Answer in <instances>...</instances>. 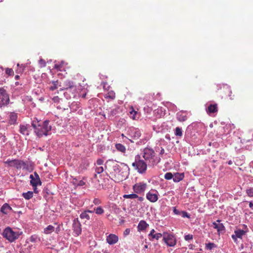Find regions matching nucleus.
<instances>
[{
    "mask_svg": "<svg viewBox=\"0 0 253 253\" xmlns=\"http://www.w3.org/2000/svg\"><path fill=\"white\" fill-rule=\"evenodd\" d=\"M235 234L232 235V239L236 242L237 240V238L242 239V237L245 235L246 232L243 230L241 229H237L234 231Z\"/></svg>",
    "mask_w": 253,
    "mask_h": 253,
    "instance_id": "obj_18",
    "label": "nucleus"
},
{
    "mask_svg": "<svg viewBox=\"0 0 253 253\" xmlns=\"http://www.w3.org/2000/svg\"><path fill=\"white\" fill-rule=\"evenodd\" d=\"M227 163L228 164V165H231L233 164V162L231 160H229L227 162Z\"/></svg>",
    "mask_w": 253,
    "mask_h": 253,
    "instance_id": "obj_63",
    "label": "nucleus"
},
{
    "mask_svg": "<svg viewBox=\"0 0 253 253\" xmlns=\"http://www.w3.org/2000/svg\"><path fill=\"white\" fill-rule=\"evenodd\" d=\"M33 193L32 191H28L26 193H23L22 196L26 200H29L33 197Z\"/></svg>",
    "mask_w": 253,
    "mask_h": 253,
    "instance_id": "obj_32",
    "label": "nucleus"
},
{
    "mask_svg": "<svg viewBox=\"0 0 253 253\" xmlns=\"http://www.w3.org/2000/svg\"><path fill=\"white\" fill-rule=\"evenodd\" d=\"M17 66L18 67H19V68H18L16 70V72L18 74H19V73H22L23 71H24V65L22 64V65H20L19 63H18L17 64Z\"/></svg>",
    "mask_w": 253,
    "mask_h": 253,
    "instance_id": "obj_36",
    "label": "nucleus"
},
{
    "mask_svg": "<svg viewBox=\"0 0 253 253\" xmlns=\"http://www.w3.org/2000/svg\"><path fill=\"white\" fill-rule=\"evenodd\" d=\"M0 211L3 214H7L10 211H13V210L7 203H5L2 206Z\"/></svg>",
    "mask_w": 253,
    "mask_h": 253,
    "instance_id": "obj_23",
    "label": "nucleus"
},
{
    "mask_svg": "<svg viewBox=\"0 0 253 253\" xmlns=\"http://www.w3.org/2000/svg\"><path fill=\"white\" fill-rule=\"evenodd\" d=\"M117 110L116 109H112L111 110L110 112H109V114L112 116H114L115 115H116L117 113Z\"/></svg>",
    "mask_w": 253,
    "mask_h": 253,
    "instance_id": "obj_49",
    "label": "nucleus"
},
{
    "mask_svg": "<svg viewBox=\"0 0 253 253\" xmlns=\"http://www.w3.org/2000/svg\"><path fill=\"white\" fill-rule=\"evenodd\" d=\"M60 98L58 97V96H54L52 98V100L54 101V102L57 103L59 101Z\"/></svg>",
    "mask_w": 253,
    "mask_h": 253,
    "instance_id": "obj_53",
    "label": "nucleus"
},
{
    "mask_svg": "<svg viewBox=\"0 0 253 253\" xmlns=\"http://www.w3.org/2000/svg\"><path fill=\"white\" fill-rule=\"evenodd\" d=\"M76 92L77 87L76 85H75V89L72 91V89H71V87L65 90V91L64 93V95L67 99H69L72 97H75L76 95Z\"/></svg>",
    "mask_w": 253,
    "mask_h": 253,
    "instance_id": "obj_15",
    "label": "nucleus"
},
{
    "mask_svg": "<svg viewBox=\"0 0 253 253\" xmlns=\"http://www.w3.org/2000/svg\"><path fill=\"white\" fill-rule=\"evenodd\" d=\"M183 134L182 128L180 127H176L174 129V135L178 138H181Z\"/></svg>",
    "mask_w": 253,
    "mask_h": 253,
    "instance_id": "obj_27",
    "label": "nucleus"
},
{
    "mask_svg": "<svg viewBox=\"0 0 253 253\" xmlns=\"http://www.w3.org/2000/svg\"><path fill=\"white\" fill-rule=\"evenodd\" d=\"M33 175L34 176V178H36L38 180V181H40V180H41L40 178V176L38 175V174L37 173V172H35L34 175Z\"/></svg>",
    "mask_w": 253,
    "mask_h": 253,
    "instance_id": "obj_56",
    "label": "nucleus"
},
{
    "mask_svg": "<svg viewBox=\"0 0 253 253\" xmlns=\"http://www.w3.org/2000/svg\"><path fill=\"white\" fill-rule=\"evenodd\" d=\"M216 223V222H212V227L213 228L216 229L219 234L220 233L225 231V228L223 224L221 223H220V220L218 219L217 220Z\"/></svg>",
    "mask_w": 253,
    "mask_h": 253,
    "instance_id": "obj_16",
    "label": "nucleus"
},
{
    "mask_svg": "<svg viewBox=\"0 0 253 253\" xmlns=\"http://www.w3.org/2000/svg\"><path fill=\"white\" fill-rule=\"evenodd\" d=\"M193 239V236L191 234H188L184 236V239L186 241L192 240Z\"/></svg>",
    "mask_w": 253,
    "mask_h": 253,
    "instance_id": "obj_45",
    "label": "nucleus"
},
{
    "mask_svg": "<svg viewBox=\"0 0 253 253\" xmlns=\"http://www.w3.org/2000/svg\"><path fill=\"white\" fill-rule=\"evenodd\" d=\"M20 78V76L19 75H16L15 77V79L16 80H19Z\"/></svg>",
    "mask_w": 253,
    "mask_h": 253,
    "instance_id": "obj_64",
    "label": "nucleus"
},
{
    "mask_svg": "<svg viewBox=\"0 0 253 253\" xmlns=\"http://www.w3.org/2000/svg\"><path fill=\"white\" fill-rule=\"evenodd\" d=\"M80 103L78 102H73L70 106V108L73 111H76L78 108H80Z\"/></svg>",
    "mask_w": 253,
    "mask_h": 253,
    "instance_id": "obj_31",
    "label": "nucleus"
},
{
    "mask_svg": "<svg viewBox=\"0 0 253 253\" xmlns=\"http://www.w3.org/2000/svg\"><path fill=\"white\" fill-rule=\"evenodd\" d=\"M155 230L153 229L151 230L150 233L148 235V236L149 237V239L151 241H153L154 239H156L157 240H158L162 236L163 237V234H162L161 233H160L155 234Z\"/></svg>",
    "mask_w": 253,
    "mask_h": 253,
    "instance_id": "obj_20",
    "label": "nucleus"
},
{
    "mask_svg": "<svg viewBox=\"0 0 253 253\" xmlns=\"http://www.w3.org/2000/svg\"><path fill=\"white\" fill-rule=\"evenodd\" d=\"M128 134L131 138L137 139L140 136L141 133L138 128L130 127L128 130Z\"/></svg>",
    "mask_w": 253,
    "mask_h": 253,
    "instance_id": "obj_13",
    "label": "nucleus"
},
{
    "mask_svg": "<svg viewBox=\"0 0 253 253\" xmlns=\"http://www.w3.org/2000/svg\"><path fill=\"white\" fill-rule=\"evenodd\" d=\"M9 102V94L3 88H0V108L7 106Z\"/></svg>",
    "mask_w": 253,
    "mask_h": 253,
    "instance_id": "obj_6",
    "label": "nucleus"
},
{
    "mask_svg": "<svg viewBox=\"0 0 253 253\" xmlns=\"http://www.w3.org/2000/svg\"><path fill=\"white\" fill-rule=\"evenodd\" d=\"M206 110L208 114H211L217 112V105L216 104H211L209 102L205 105Z\"/></svg>",
    "mask_w": 253,
    "mask_h": 253,
    "instance_id": "obj_14",
    "label": "nucleus"
},
{
    "mask_svg": "<svg viewBox=\"0 0 253 253\" xmlns=\"http://www.w3.org/2000/svg\"><path fill=\"white\" fill-rule=\"evenodd\" d=\"M107 242L110 245H113L118 241V237L115 234H110L107 237Z\"/></svg>",
    "mask_w": 253,
    "mask_h": 253,
    "instance_id": "obj_21",
    "label": "nucleus"
},
{
    "mask_svg": "<svg viewBox=\"0 0 253 253\" xmlns=\"http://www.w3.org/2000/svg\"><path fill=\"white\" fill-rule=\"evenodd\" d=\"M5 73L8 76H13L14 75V72L11 68H6Z\"/></svg>",
    "mask_w": 253,
    "mask_h": 253,
    "instance_id": "obj_41",
    "label": "nucleus"
},
{
    "mask_svg": "<svg viewBox=\"0 0 253 253\" xmlns=\"http://www.w3.org/2000/svg\"><path fill=\"white\" fill-rule=\"evenodd\" d=\"M39 63L42 65V67H45L46 66V63L45 62V61L42 59H41L40 60H39Z\"/></svg>",
    "mask_w": 253,
    "mask_h": 253,
    "instance_id": "obj_52",
    "label": "nucleus"
},
{
    "mask_svg": "<svg viewBox=\"0 0 253 253\" xmlns=\"http://www.w3.org/2000/svg\"><path fill=\"white\" fill-rule=\"evenodd\" d=\"M104 96L106 98L114 99L115 98V93L113 91H110L106 93Z\"/></svg>",
    "mask_w": 253,
    "mask_h": 253,
    "instance_id": "obj_33",
    "label": "nucleus"
},
{
    "mask_svg": "<svg viewBox=\"0 0 253 253\" xmlns=\"http://www.w3.org/2000/svg\"><path fill=\"white\" fill-rule=\"evenodd\" d=\"M158 192L155 189H151L146 195L148 200L152 203H155L158 200Z\"/></svg>",
    "mask_w": 253,
    "mask_h": 253,
    "instance_id": "obj_9",
    "label": "nucleus"
},
{
    "mask_svg": "<svg viewBox=\"0 0 253 253\" xmlns=\"http://www.w3.org/2000/svg\"><path fill=\"white\" fill-rule=\"evenodd\" d=\"M144 110L149 113L151 112L152 109L148 107H144Z\"/></svg>",
    "mask_w": 253,
    "mask_h": 253,
    "instance_id": "obj_55",
    "label": "nucleus"
},
{
    "mask_svg": "<svg viewBox=\"0 0 253 253\" xmlns=\"http://www.w3.org/2000/svg\"><path fill=\"white\" fill-rule=\"evenodd\" d=\"M140 202H142L144 200V198L143 197H138L137 198Z\"/></svg>",
    "mask_w": 253,
    "mask_h": 253,
    "instance_id": "obj_60",
    "label": "nucleus"
},
{
    "mask_svg": "<svg viewBox=\"0 0 253 253\" xmlns=\"http://www.w3.org/2000/svg\"><path fill=\"white\" fill-rule=\"evenodd\" d=\"M104 170L103 168L102 167H99L96 168L95 171L99 174L102 173Z\"/></svg>",
    "mask_w": 253,
    "mask_h": 253,
    "instance_id": "obj_46",
    "label": "nucleus"
},
{
    "mask_svg": "<svg viewBox=\"0 0 253 253\" xmlns=\"http://www.w3.org/2000/svg\"><path fill=\"white\" fill-rule=\"evenodd\" d=\"M173 175L171 172H167L165 174V178L167 180H170L173 178Z\"/></svg>",
    "mask_w": 253,
    "mask_h": 253,
    "instance_id": "obj_40",
    "label": "nucleus"
},
{
    "mask_svg": "<svg viewBox=\"0 0 253 253\" xmlns=\"http://www.w3.org/2000/svg\"><path fill=\"white\" fill-rule=\"evenodd\" d=\"M85 185V182L83 180H80L77 184V186H82Z\"/></svg>",
    "mask_w": 253,
    "mask_h": 253,
    "instance_id": "obj_54",
    "label": "nucleus"
},
{
    "mask_svg": "<svg viewBox=\"0 0 253 253\" xmlns=\"http://www.w3.org/2000/svg\"><path fill=\"white\" fill-rule=\"evenodd\" d=\"M170 105L171 106V107H172V109H173V110L175 111L176 110V107L174 104H170Z\"/></svg>",
    "mask_w": 253,
    "mask_h": 253,
    "instance_id": "obj_61",
    "label": "nucleus"
},
{
    "mask_svg": "<svg viewBox=\"0 0 253 253\" xmlns=\"http://www.w3.org/2000/svg\"><path fill=\"white\" fill-rule=\"evenodd\" d=\"M215 247H216V245L213 243H209L206 244V248L210 250H212Z\"/></svg>",
    "mask_w": 253,
    "mask_h": 253,
    "instance_id": "obj_38",
    "label": "nucleus"
},
{
    "mask_svg": "<svg viewBox=\"0 0 253 253\" xmlns=\"http://www.w3.org/2000/svg\"><path fill=\"white\" fill-rule=\"evenodd\" d=\"M173 212L174 214L175 215H180L181 214V211H179V210H177L176 207H173Z\"/></svg>",
    "mask_w": 253,
    "mask_h": 253,
    "instance_id": "obj_47",
    "label": "nucleus"
},
{
    "mask_svg": "<svg viewBox=\"0 0 253 253\" xmlns=\"http://www.w3.org/2000/svg\"><path fill=\"white\" fill-rule=\"evenodd\" d=\"M58 85V80L52 81L51 85L49 86V88L50 90L53 91L57 88Z\"/></svg>",
    "mask_w": 253,
    "mask_h": 253,
    "instance_id": "obj_30",
    "label": "nucleus"
},
{
    "mask_svg": "<svg viewBox=\"0 0 253 253\" xmlns=\"http://www.w3.org/2000/svg\"><path fill=\"white\" fill-rule=\"evenodd\" d=\"M31 126L34 129L36 135L39 138L51 134L52 125L49 120L42 121L35 119L32 122Z\"/></svg>",
    "mask_w": 253,
    "mask_h": 253,
    "instance_id": "obj_1",
    "label": "nucleus"
},
{
    "mask_svg": "<svg viewBox=\"0 0 253 253\" xmlns=\"http://www.w3.org/2000/svg\"><path fill=\"white\" fill-rule=\"evenodd\" d=\"M184 178L183 173H176L173 175V180L175 182H178Z\"/></svg>",
    "mask_w": 253,
    "mask_h": 253,
    "instance_id": "obj_26",
    "label": "nucleus"
},
{
    "mask_svg": "<svg viewBox=\"0 0 253 253\" xmlns=\"http://www.w3.org/2000/svg\"><path fill=\"white\" fill-rule=\"evenodd\" d=\"M95 213L97 214H102L104 212L103 209L101 207H98L94 209Z\"/></svg>",
    "mask_w": 253,
    "mask_h": 253,
    "instance_id": "obj_39",
    "label": "nucleus"
},
{
    "mask_svg": "<svg viewBox=\"0 0 253 253\" xmlns=\"http://www.w3.org/2000/svg\"><path fill=\"white\" fill-rule=\"evenodd\" d=\"M80 216L81 219H86L87 220H89L90 219L89 214L85 211L82 212Z\"/></svg>",
    "mask_w": 253,
    "mask_h": 253,
    "instance_id": "obj_34",
    "label": "nucleus"
},
{
    "mask_svg": "<svg viewBox=\"0 0 253 253\" xmlns=\"http://www.w3.org/2000/svg\"><path fill=\"white\" fill-rule=\"evenodd\" d=\"M138 198V195L136 193L127 194V199H136Z\"/></svg>",
    "mask_w": 253,
    "mask_h": 253,
    "instance_id": "obj_43",
    "label": "nucleus"
},
{
    "mask_svg": "<svg viewBox=\"0 0 253 253\" xmlns=\"http://www.w3.org/2000/svg\"><path fill=\"white\" fill-rule=\"evenodd\" d=\"M194 246L193 245H192V244H190V245H189V248L191 250H193V248H194Z\"/></svg>",
    "mask_w": 253,
    "mask_h": 253,
    "instance_id": "obj_62",
    "label": "nucleus"
},
{
    "mask_svg": "<svg viewBox=\"0 0 253 253\" xmlns=\"http://www.w3.org/2000/svg\"><path fill=\"white\" fill-rule=\"evenodd\" d=\"M165 153V150L162 147H161V150L160 151V154L161 155H163Z\"/></svg>",
    "mask_w": 253,
    "mask_h": 253,
    "instance_id": "obj_59",
    "label": "nucleus"
},
{
    "mask_svg": "<svg viewBox=\"0 0 253 253\" xmlns=\"http://www.w3.org/2000/svg\"><path fill=\"white\" fill-rule=\"evenodd\" d=\"M140 157L139 156L137 155L135 157V162L132 163V166L135 169H136L138 172L140 173H144L147 169V164L146 162H145L143 160L140 159Z\"/></svg>",
    "mask_w": 253,
    "mask_h": 253,
    "instance_id": "obj_5",
    "label": "nucleus"
},
{
    "mask_svg": "<svg viewBox=\"0 0 253 253\" xmlns=\"http://www.w3.org/2000/svg\"><path fill=\"white\" fill-rule=\"evenodd\" d=\"M129 117L133 120L139 119L140 117V114L138 112L137 108H134L132 106L129 107Z\"/></svg>",
    "mask_w": 253,
    "mask_h": 253,
    "instance_id": "obj_12",
    "label": "nucleus"
},
{
    "mask_svg": "<svg viewBox=\"0 0 253 253\" xmlns=\"http://www.w3.org/2000/svg\"><path fill=\"white\" fill-rule=\"evenodd\" d=\"M62 68V66L61 64H55L54 66V68L57 69L59 71H61V68Z\"/></svg>",
    "mask_w": 253,
    "mask_h": 253,
    "instance_id": "obj_48",
    "label": "nucleus"
},
{
    "mask_svg": "<svg viewBox=\"0 0 253 253\" xmlns=\"http://www.w3.org/2000/svg\"><path fill=\"white\" fill-rule=\"evenodd\" d=\"M30 178L31 179L30 183L33 187H36L38 185L42 184L41 181H38L36 178H34L33 174L30 175Z\"/></svg>",
    "mask_w": 253,
    "mask_h": 253,
    "instance_id": "obj_25",
    "label": "nucleus"
},
{
    "mask_svg": "<svg viewBox=\"0 0 253 253\" xmlns=\"http://www.w3.org/2000/svg\"><path fill=\"white\" fill-rule=\"evenodd\" d=\"M246 193L249 197L251 198L253 197V187L247 188L246 190Z\"/></svg>",
    "mask_w": 253,
    "mask_h": 253,
    "instance_id": "obj_35",
    "label": "nucleus"
},
{
    "mask_svg": "<svg viewBox=\"0 0 253 253\" xmlns=\"http://www.w3.org/2000/svg\"><path fill=\"white\" fill-rule=\"evenodd\" d=\"M54 230V227L53 226L51 225H49L47 226L46 228L44 229V233L46 234H48L52 232H53Z\"/></svg>",
    "mask_w": 253,
    "mask_h": 253,
    "instance_id": "obj_28",
    "label": "nucleus"
},
{
    "mask_svg": "<svg viewBox=\"0 0 253 253\" xmlns=\"http://www.w3.org/2000/svg\"><path fill=\"white\" fill-rule=\"evenodd\" d=\"M176 118L179 122L185 121L187 119V114L185 112L180 111L176 114Z\"/></svg>",
    "mask_w": 253,
    "mask_h": 253,
    "instance_id": "obj_24",
    "label": "nucleus"
},
{
    "mask_svg": "<svg viewBox=\"0 0 253 253\" xmlns=\"http://www.w3.org/2000/svg\"><path fill=\"white\" fill-rule=\"evenodd\" d=\"M96 163L98 165H102L103 163V161L102 159H98L96 161Z\"/></svg>",
    "mask_w": 253,
    "mask_h": 253,
    "instance_id": "obj_57",
    "label": "nucleus"
},
{
    "mask_svg": "<svg viewBox=\"0 0 253 253\" xmlns=\"http://www.w3.org/2000/svg\"><path fill=\"white\" fill-rule=\"evenodd\" d=\"M72 228L73 230V233L75 236H78L81 234V224L79 221L78 218H76L73 220Z\"/></svg>",
    "mask_w": 253,
    "mask_h": 253,
    "instance_id": "obj_8",
    "label": "nucleus"
},
{
    "mask_svg": "<svg viewBox=\"0 0 253 253\" xmlns=\"http://www.w3.org/2000/svg\"><path fill=\"white\" fill-rule=\"evenodd\" d=\"M31 130V126L29 124H21L19 126V131L23 135L28 136Z\"/></svg>",
    "mask_w": 253,
    "mask_h": 253,
    "instance_id": "obj_11",
    "label": "nucleus"
},
{
    "mask_svg": "<svg viewBox=\"0 0 253 253\" xmlns=\"http://www.w3.org/2000/svg\"><path fill=\"white\" fill-rule=\"evenodd\" d=\"M147 187V184L144 182L136 183L133 186V189L134 193L136 194H142L144 192Z\"/></svg>",
    "mask_w": 253,
    "mask_h": 253,
    "instance_id": "obj_10",
    "label": "nucleus"
},
{
    "mask_svg": "<svg viewBox=\"0 0 253 253\" xmlns=\"http://www.w3.org/2000/svg\"><path fill=\"white\" fill-rule=\"evenodd\" d=\"M22 232L14 231L11 228L6 227L2 233V236L10 242H14L18 239Z\"/></svg>",
    "mask_w": 253,
    "mask_h": 253,
    "instance_id": "obj_4",
    "label": "nucleus"
},
{
    "mask_svg": "<svg viewBox=\"0 0 253 253\" xmlns=\"http://www.w3.org/2000/svg\"><path fill=\"white\" fill-rule=\"evenodd\" d=\"M149 225L144 220H141L138 223L137 225V230L139 232H144L148 228Z\"/></svg>",
    "mask_w": 253,
    "mask_h": 253,
    "instance_id": "obj_19",
    "label": "nucleus"
},
{
    "mask_svg": "<svg viewBox=\"0 0 253 253\" xmlns=\"http://www.w3.org/2000/svg\"><path fill=\"white\" fill-rule=\"evenodd\" d=\"M102 84L103 85V87L105 90H108L109 88V85H108L106 82H103Z\"/></svg>",
    "mask_w": 253,
    "mask_h": 253,
    "instance_id": "obj_50",
    "label": "nucleus"
},
{
    "mask_svg": "<svg viewBox=\"0 0 253 253\" xmlns=\"http://www.w3.org/2000/svg\"><path fill=\"white\" fill-rule=\"evenodd\" d=\"M5 166L8 168H14L17 169H23L28 171L33 170L32 166L28 163L20 159H7L5 161L3 162Z\"/></svg>",
    "mask_w": 253,
    "mask_h": 253,
    "instance_id": "obj_2",
    "label": "nucleus"
},
{
    "mask_svg": "<svg viewBox=\"0 0 253 253\" xmlns=\"http://www.w3.org/2000/svg\"><path fill=\"white\" fill-rule=\"evenodd\" d=\"M29 240L32 243H36L39 239L37 235H33L30 237Z\"/></svg>",
    "mask_w": 253,
    "mask_h": 253,
    "instance_id": "obj_37",
    "label": "nucleus"
},
{
    "mask_svg": "<svg viewBox=\"0 0 253 253\" xmlns=\"http://www.w3.org/2000/svg\"><path fill=\"white\" fill-rule=\"evenodd\" d=\"M93 202L95 205H98L101 203V201L98 198H95Z\"/></svg>",
    "mask_w": 253,
    "mask_h": 253,
    "instance_id": "obj_51",
    "label": "nucleus"
},
{
    "mask_svg": "<svg viewBox=\"0 0 253 253\" xmlns=\"http://www.w3.org/2000/svg\"><path fill=\"white\" fill-rule=\"evenodd\" d=\"M75 85H76L74 83L70 80H65L63 83L62 85H59L60 86H62V90H66L71 87V89H72V91L75 89Z\"/></svg>",
    "mask_w": 253,
    "mask_h": 253,
    "instance_id": "obj_17",
    "label": "nucleus"
},
{
    "mask_svg": "<svg viewBox=\"0 0 253 253\" xmlns=\"http://www.w3.org/2000/svg\"><path fill=\"white\" fill-rule=\"evenodd\" d=\"M155 154L152 148L147 147L143 150V157L149 166H154L160 161V158H155Z\"/></svg>",
    "mask_w": 253,
    "mask_h": 253,
    "instance_id": "obj_3",
    "label": "nucleus"
},
{
    "mask_svg": "<svg viewBox=\"0 0 253 253\" xmlns=\"http://www.w3.org/2000/svg\"><path fill=\"white\" fill-rule=\"evenodd\" d=\"M18 115L16 113L11 112L9 115V123L10 125H15L17 124Z\"/></svg>",
    "mask_w": 253,
    "mask_h": 253,
    "instance_id": "obj_22",
    "label": "nucleus"
},
{
    "mask_svg": "<svg viewBox=\"0 0 253 253\" xmlns=\"http://www.w3.org/2000/svg\"><path fill=\"white\" fill-rule=\"evenodd\" d=\"M181 216L185 218V217H186V218H190V215L186 211H181Z\"/></svg>",
    "mask_w": 253,
    "mask_h": 253,
    "instance_id": "obj_42",
    "label": "nucleus"
},
{
    "mask_svg": "<svg viewBox=\"0 0 253 253\" xmlns=\"http://www.w3.org/2000/svg\"><path fill=\"white\" fill-rule=\"evenodd\" d=\"M249 207L251 209L253 210V200L249 202Z\"/></svg>",
    "mask_w": 253,
    "mask_h": 253,
    "instance_id": "obj_58",
    "label": "nucleus"
},
{
    "mask_svg": "<svg viewBox=\"0 0 253 253\" xmlns=\"http://www.w3.org/2000/svg\"><path fill=\"white\" fill-rule=\"evenodd\" d=\"M163 240L169 247H174L177 243L175 236L172 234L167 232L163 233Z\"/></svg>",
    "mask_w": 253,
    "mask_h": 253,
    "instance_id": "obj_7",
    "label": "nucleus"
},
{
    "mask_svg": "<svg viewBox=\"0 0 253 253\" xmlns=\"http://www.w3.org/2000/svg\"><path fill=\"white\" fill-rule=\"evenodd\" d=\"M115 147L118 151L122 153H125L126 150L125 146L120 143L116 144Z\"/></svg>",
    "mask_w": 253,
    "mask_h": 253,
    "instance_id": "obj_29",
    "label": "nucleus"
},
{
    "mask_svg": "<svg viewBox=\"0 0 253 253\" xmlns=\"http://www.w3.org/2000/svg\"><path fill=\"white\" fill-rule=\"evenodd\" d=\"M209 145L210 146H212L214 148H218L219 146V144L217 142H209Z\"/></svg>",
    "mask_w": 253,
    "mask_h": 253,
    "instance_id": "obj_44",
    "label": "nucleus"
}]
</instances>
